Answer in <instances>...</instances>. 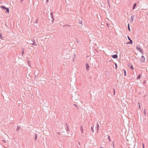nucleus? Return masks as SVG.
<instances>
[{"label": "nucleus", "instance_id": "c9c22d12", "mask_svg": "<svg viewBox=\"0 0 148 148\" xmlns=\"http://www.w3.org/2000/svg\"><path fill=\"white\" fill-rule=\"evenodd\" d=\"M57 134L59 135H60V133H59V132H57Z\"/></svg>", "mask_w": 148, "mask_h": 148}, {"label": "nucleus", "instance_id": "8fccbe9b", "mask_svg": "<svg viewBox=\"0 0 148 148\" xmlns=\"http://www.w3.org/2000/svg\"><path fill=\"white\" fill-rule=\"evenodd\" d=\"M139 108H140V106H139Z\"/></svg>", "mask_w": 148, "mask_h": 148}, {"label": "nucleus", "instance_id": "473e14b6", "mask_svg": "<svg viewBox=\"0 0 148 148\" xmlns=\"http://www.w3.org/2000/svg\"><path fill=\"white\" fill-rule=\"evenodd\" d=\"M2 34L1 33H0V38H1Z\"/></svg>", "mask_w": 148, "mask_h": 148}, {"label": "nucleus", "instance_id": "423d86ee", "mask_svg": "<svg viewBox=\"0 0 148 148\" xmlns=\"http://www.w3.org/2000/svg\"><path fill=\"white\" fill-rule=\"evenodd\" d=\"M134 16L133 15H132L131 16L130 21L132 22L134 21Z\"/></svg>", "mask_w": 148, "mask_h": 148}, {"label": "nucleus", "instance_id": "a211bd4d", "mask_svg": "<svg viewBox=\"0 0 148 148\" xmlns=\"http://www.w3.org/2000/svg\"><path fill=\"white\" fill-rule=\"evenodd\" d=\"M136 48L137 50H138L139 51L140 50V49H141V48L140 47H138V46H136Z\"/></svg>", "mask_w": 148, "mask_h": 148}, {"label": "nucleus", "instance_id": "c85d7f7f", "mask_svg": "<svg viewBox=\"0 0 148 148\" xmlns=\"http://www.w3.org/2000/svg\"><path fill=\"white\" fill-rule=\"evenodd\" d=\"M38 22V19H36V20L35 21V23H37Z\"/></svg>", "mask_w": 148, "mask_h": 148}, {"label": "nucleus", "instance_id": "4be33fe9", "mask_svg": "<svg viewBox=\"0 0 148 148\" xmlns=\"http://www.w3.org/2000/svg\"><path fill=\"white\" fill-rule=\"evenodd\" d=\"M144 115H146V110H145V109H144Z\"/></svg>", "mask_w": 148, "mask_h": 148}, {"label": "nucleus", "instance_id": "2f4dec72", "mask_svg": "<svg viewBox=\"0 0 148 148\" xmlns=\"http://www.w3.org/2000/svg\"><path fill=\"white\" fill-rule=\"evenodd\" d=\"M24 53V51H22V54H21V55H22V56H23V55Z\"/></svg>", "mask_w": 148, "mask_h": 148}, {"label": "nucleus", "instance_id": "b1692460", "mask_svg": "<svg viewBox=\"0 0 148 148\" xmlns=\"http://www.w3.org/2000/svg\"><path fill=\"white\" fill-rule=\"evenodd\" d=\"M114 64L115 66L116 69L117 68V65L116 63H114Z\"/></svg>", "mask_w": 148, "mask_h": 148}, {"label": "nucleus", "instance_id": "f8f14e48", "mask_svg": "<svg viewBox=\"0 0 148 148\" xmlns=\"http://www.w3.org/2000/svg\"><path fill=\"white\" fill-rule=\"evenodd\" d=\"M5 10H6V12L7 13H8L10 11H9V9L8 8H6L5 9Z\"/></svg>", "mask_w": 148, "mask_h": 148}, {"label": "nucleus", "instance_id": "4468645a", "mask_svg": "<svg viewBox=\"0 0 148 148\" xmlns=\"http://www.w3.org/2000/svg\"><path fill=\"white\" fill-rule=\"evenodd\" d=\"M97 132H98L99 130V125L97 123Z\"/></svg>", "mask_w": 148, "mask_h": 148}, {"label": "nucleus", "instance_id": "7ed1b4c3", "mask_svg": "<svg viewBox=\"0 0 148 148\" xmlns=\"http://www.w3.org/2000/svg\"><path fill=\"white\" fill-rule=\"evenodd\" d=\"M33 42L32 43H30V44L32 45H35L36 46L37 45V44L36 43V42L35 41V40H32Z\"/></svg>", "mask_w": 148, "mask_h": 148}, {"label": "nucleus", "instance_id": "e433bc0d", "mask_svg": "<svg viewBox=\"0 0 148 148\" xmlns=\"http://www.w3.org/2000/svg\"><path fill=\"white\" fill-rule=\"evenodd\" d=\"M66 126L67 127H68V125H67V123H66Z\"/></svg>", "mask_w": 148, "mask_h": 148}, {"label": "nucleus", "instance_id": "dca6fc26", "mask_svg": "<svg viewBox=\"0 0 148 148\" xmlns=\"http://www.w3.org/2000/svg\"><path fill=\"white\" fill-rule=\"evenodd\" d=\"M35 137L34 138V140H35L36 141L37 138V134H35Z\"/></svg>", "mask_w": 148, "mask_h": 148}, {"label": "nucleus", "instance_id": "39448f33", "mask_svg": "<svg viewBox=\"0 0 148 148\" xmlns=\"http://www.w3.org/2000/svg\"><path fill=\"white\" fill-rule=\"evenodd\" d=\"M112 57L113 58L116 59L118 58V55L117 54H115L112 56Z\"/></svg>", "mask_w": 148, "mask_h": 148}, {"label": "nucleus", "instance_id": "7c9ffc66", "mask_svg": "<svg viewBox=\"0 0 148 148\" xmlns=\"http://www.w3.org/2000/svg\"><path fill=\"white\" fill-rule=\"evenodd\" d=\"M108 139L110 141V136H108Z\"/></svg>", "mask_w": 148, "mask_h": 148}, {"label": "nucleus", "instance_id": "ea45409f", "mask_svg": "<svg viewBox=\"0 0 148 148\" xmlns=\"http://www.w3.org/2000/svg\"><path fill=\"white\" fill-rule=\"evenodd\" d=\"M70 26H71V25H67V27H70Z\"/></svg>", "mask_w": 148, "mask_h": 148}, {"label": "nucleus", "instance_id": "393cba45", "mask_svg": "<svg viewBox=\"0 0 148 148\" xmlns=\"http://www.w3.org/2000/svg\"><path fill=\"white\" fill-rule=\"evenodd\" d=\"M91 130H92V132L93 133H94V130H93V126H91Z\"/></svg>", "mask_w": 148, "mask_h": 148}, {"label": "nucleus", "instance_id": "2eb2a0df", "mask_svg": "<svg viewBox=\"0 0 148 148\" xmlns=\"http://www.w3.org/2000/svg\"><path fill=\"white\" fill-rule=\"evenodd\" d=\"M20 127L19 126H18L17 127V128L16 129V131H19L20 130Z\"/></svg>", "mask_w": 148, "mask_h": 148}, {"label": "nucleus", "instance_id": "72a5a7b5", "mask_svg": "<svg viewBox=\"0 0 148 148\" xmlns=\"http://www.w3.org/2000/svg\"><path fill=\"white\" fill-rule=\"evenodd\" d=\"M74 105L75 106H76V107H77V108H78L77 106V105H76V104H74Z\"/></svg>", "mask_w": 148, "mask_h": 148}, {"label": "nucleus", "instance_id": "49530a36", "mask_svg": "<svg viewBox=\"0 0 148 148\" xmlns=\"http://www.w3.org/2000/svg\"><path fill=\"white\" fill-rule=\"evenodd\" d=\"M49 0H47V2Z\"/></svg>", "mask_w": 148, "mask_h": 148}, {"label": "nucleus", "instance_id": "f03ea898", "mask_svg": "<svg viewBox=\"0 0 148 148\" xmlns=\"http://www.w3.org/2000/svg\"><path fill=\"white\" fill-rule=\"evenodd\" d=\"M145 61V59L144 56H142L141 58L140 61L142 62H144Z\"/></svg>", "mask_w": 148, "mask_h": 148}, {"label": "nucleus", "instance_id": "a878e982", "mask_svg": "<svg viewBox=\"0 0 148 148\" xmlns=\"http://www.w3.org/2000/svg\"><path fill=\"white\" fill-rule=\"evenodd\" d=\"M67 27V24H65V25H64L63 26V27Z\"/></svg>", "mask_w": 148, "mask_h": 148}, {"label": "nucleus", "instance_id": "09e8293b", "mask_svg": "<svg viewBox=\"0 0 148 148\" xmlns=\"http://www.w3.org/2000/svg\"><path fill=\"white\" fill-rule=\"evenodd\" d=\"M100 148H103V147H100Z\"/></svg>", "mask_w": 148, "mask_h": 148}, {"label": "nucleus", "instance_id": "5701e85b", "mask_svg": "<svg viewBox=\"0 0 148 148\" xmlns=\"http://www.w3.org/2000/svg\"><path fill=\"white\" fill-rule=\"evenodd\" d=\"M67 129H66V131H67V132L68 133V132L70 131V130H69V128H68V127H67Z\"/></svg>", "mask_w": 148, "mask_h": 148}, {"label": "nucleus", "instance_id": "c756f323", "mask_svg": "<svg viewBox=\"0 0 148 148\" xmlns=\"http://www.w3.org/2000/svg\"><path fill=\"white\" fill-rule=\"evenodd\" d=\"M76 41L77 42V43H78L79 42V41L78 40V39H76Z\"/></svg>", "mask_w": 148, "mask_h": 148}, {"label": "nucleus", "instance_id": "f257e3e1", "mask_svg": "<svg viewBox=\"0 0 148 148\" xmlns=\"http://www.w3.org/2000/svg\"><path fill=\"white\" fill-rule=\"evenodd\" d=\"M127 37L128 38V39L129 40H130V41L129 42H127V44H132L133 43V41L132 40L130 39V37L129 36H127Z\"/></svg>", "mask_w": 148, "mask_h": 148}, {"label": "nucleus", "instance_id": "a19ab883", "mask_svg": "<svg viewBox=\"0 0 148 148\" xmlns=\"http://www.w3.org/2000/svg\"><path fill=\"white\" fill-rule=\"evenodd\" d=\"M108 4H110L109 1L108 0H107Z\"/></svg>", "mask_w": 148, "mask_h": 148}, {"label": "nucleus", "instance_id": "de8ad7c7", "mask_svg": "<svg viewBox=\"0 0 148 148\" xmlns=\"http://www.w3.org/2000/svg\"><path fill=\"white\" fill-rule=\"evenodd\" d=\"M23 0H21V1L22 2Z\"/></svg>", "mask_w": 148, "mask_h": 148}, {"label": "nucleus", "instance_id": "20e7f679", "mask_svg": "<svg viewBox=\"0 0 148 148\" xmlns=\"http://www.w3.org/2000/svg\"><path fill=\"white\" fill-rule=\"evenodd\" d=\"M86 69L87 71H88L89 68V66L88 64L87 63L86 64Z\"/></svg>", "mask_w": 148, "mask_h": 148}, {"label": "nucleus", "instance_id": "37998d69", "mask_svg": "<svg viewBox=\"0 0 148 148\" xmlns=\"http://www.w3.org/2000/svg\"><path fill=\"white\" fill-rule=\"evenodd\" d=\"M108 5H109V7L110 8V4H108Z\"/></svg>", "mask_w": 148, "mask_h": 148}, {"label": "nucleus", "instance_id": "0eeeda50", "mask_svg": "<svg viewBox=\"0 0 148 148\" xmlns=\"http://www.w3.org/2000/svg\"><path fill=\"white\" fill-rule=\"evenodd\" d=\"M0 7L1 8L5 10L6 8V7L5 6L3 5H1L0 6Z\"/></svg>", "mask_w": 148, "mask_h": 148}, {"label": "nucleus", "instance_id": "cd10ccee", "mask_svg": "<svg viewBox=\"0 0 148 148\" xmlns=\"http://www.w3.org/2000/svg\"><path fill=\"white\" fill-rule=\"evenodd\" d=\"M113 93H114L113 95H114L115 94V90L113 88Z\"/></svg>", "mask_w": 148, "mask_h": 148}, {"label": "nucleus", "instance_id": "a18cd8bd", "mask_svg": "<svg viewBox=\"0 0 148 148\" xmlns=\"http://www.w3.org/2000/svg\"><path fill=\"white\" fill-rule=\"evenodd\" d=\"M78 143H79V145H80V143L79 142Z\"/></svg>", "mask_w": 148, "mask_h": 148}, {"label": "nucleus", "instance_id": "6ab92c4d", "mask_svg": "<svg viewBox=\"0 0 148 148\" xmlns=\"http://www.w3.org/2000/svg\"><path fill=\"white\" fill-rule=\"evenodd\" d=\"M139 51L142 54H143V51L141 49L139 50Z\"/></svg>", "mask_w": 148, "mask_h": 148}, {"label": "nucleus", "instance_id": "f3484780", "mask_svg": "<svg viewBox=\"0 0 148 148\" xmlns=\"http://www.w3.org/2000/svg\"><path fill=\"white\" fill-rule=\"evenodd\" d=\"M127 28H128V30L130 31V28L129 24H128L127 25Z\"/></svg>", "mask_w": 148, "mask_h": 148}, {"label": "nucleus", "instance_id": "79ce46f5", "mask_svg": "<svg viewBox=\"0 0 148 148\" xmlns=\"http://www.w3.org/2000/svg\"><path fill=\"white\" fill-rule=\"evenodd\" d=\"M22 51H24V49L23 48H22Z\"/></svg>", "mask_w": 148, "mask_h": 148}, {"label": "nucleus", "instance_id": "9b49d317", "mask_svg": "<svg viewBox=\"0 0 148 148\" xmlns=\"http://www.w3.org/2000/svg\"><path fill=\"white\" fill-rule=\"evenodd\" d=\"M27 64H28V65L30 66V65H31V63H30V61L29 60H27Z\"/></svg>", "mask_w": 148, "mask_h": 148}, {"label": "nucleus", "instance_id": "9d476101", "mask_svg": "<svg viewBox=\"0 0 148 148\" xmlns=\"http://www.w3.org/2000/svg\"><path fill=\"white\" fill-rule=\"evenodd\" d=\"M80 129L81 131V133H83V126H81L80 127Z\"/></svg>", "mask_w": 148, "mask_h": 148}, {"label": "nucleus", "instance_id": "aec40b11", "mask_svg": "<svg viewBox=\"0 0 148 148\" xmlns=\"http://www.w3.org/2000/svg\"><path fill=\"white\" fill-rule=\"evenodd\" d=\"M123 71L124 72V75H125V76H126V71L124 69H123Z\"/></svg>", "mask_w": 148, "mask_h": 148}, {"label": "nucleus", "instance_id": "c03bdc74", "mask_svg": "<svg viewBox=\"0 0 148 148\" xmlns=\"http://www.w3.org/2000/svg\"><path fill=\"white\" fill-rule=\"evenodd\" d=\"M113 146H114V142H113Z\"/></svg>", "mask_w": 148, "mask_h": 148}, {"label": "nucleus", "instance_id": "1a4fd4ad", "mask_svg": "<svg viewBox=\"0 0 148 148\" xmlns=\"http://www.w3.org/2000/svg\"><path fill=\"white\" fill-rule=\"evenodd\" d=\"M136 5H137V4H136V3H135L133 5V9H132L133 10H134V9L135 8L136 6Z\"/></svg>", "mask_w": 148, "mask_h": 148}, {"label": "nucleus", "instance_id": "bb28decb", "mask_svg": "<svg viewBox=\"0 0 148 148\" xmlns=\"http://www.w3.org/2000/svg\"><path fill=\"white\" fill-rule=\"evenodd\" d=\"M146 81V80H144L143 81V85H145V84Z\"/></svg>", "mask_w": 148, "mask_h": 148}, {"label": "nucleus", "instance_id": "4c0bfd02", "mask_svg": "<svg viewBox=\"0 0 148 148\" xmlns=\"http://www.w3.org/2000/svg\"><path fill=\"white\" fill-rule=\"evenodd\" d=\"M75 57H76L75 55V54H74V58H73V60H74V58H75Z\"/></svg>", "mask_w": 148, "mask_h": 148}, {"label": "nucleus", "instance_id": "6e6552de", "mask_svg": "<svg viewBox=\"0 0 148 148\" xmlns=\"http://www.w3.org/2000/svg\"><path fill=\"white\" fill-rule=\"evenodd\" d=\"M53 12H51V17L52 18V21H53L54 20V18L53 17Z\"/></svg>", "mask_w": 148, "mask_h": 148}, {"label": "nucleus", "instance_id": "412c9836", "mask_svg": "<svg viewBox=\"0 0 148 148\" xmlns=\"http://www.w3.org/2000/svg\"><path fill=\"white\" fill-rule=\"evenodd\" d=\"M129 67H130V68L132 69H134V68L133 67V66L132 65H131V66H129Z\"/></svg>", "mask_w": 148, "mask_h": 148}, {"label": "nucleus", "instance_id": "ddd939ff", "mask_svg": "<svg viewBox=\"0 0 148 148\" xmlns=\"http://www.w3.org/2000/svg\"><path fill=\"white\" fill-rule=\"evenodd\" d=\"M141 77V75L140 74H139V75L138 76V77H137V79H140Z\"/></svg>", "mask_w": 148, "mask_h": 148}, {"label": "nucleus", "instance_id": "f704fd0d", "mask_svg": "<svg viewBox=\"0 0 148 148\" xmlns=\"http://www.w3.org/2000/svg\"><path fill=\"white\" fill-rule=\"evenodd\" d=\"M142 145H143V148H144V145L143 144V143L142 144Z\"/></svg>", "mask_w": 148, "mask_h": 148}, {"label": "nucleus", "instance_id": "58836bf2", "mask_svg": "<svg viewBox=\"0 0 148 148\" xmlns=\"http://www.w3.org/2000/svg\"><path fill=\"white\" fill-rule=\"evenodd\" d=\"M80 22H79L80 23L82 24V21H80Z\"/></svg>", "mask_w": 148, "mask_h": 148}]
</instances>
